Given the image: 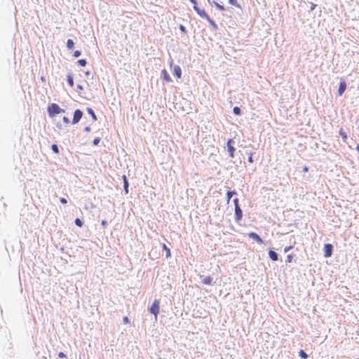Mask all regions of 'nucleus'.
<instances>
[{"label": "nucleus", "instance_id": "nucleus-1", "mask_svg": "<svg viewBox=\"0 0 359 359\" xmlns=\"http://www.w3.org/2000/svg\"><path fill=\"white\" fill-rule=\"evenodd\" d=\"M47 112L50 118L55 117L56 115L61 113H65V109L60 108V107L56 103H51L48 105Z\"/></svg>", "mask_w": 359, "mask_h": 359}, {"label": "nucleus", "instance_id": "nucleus-2", "mask_svg": "<svg viewBox=\"0 0 359 359\" xmlns=\"http://www.w3.org/2000/svg\"><path fill=\"white\" fill-rule=\"evenodd\" d=\"M148 311L150 312V313L153 314L156 318H157L160 311L159 300L155 299L151 305L148 308Z\"/></svg>", "mask_w": 359, "mask_h": 359}, {"label": "nucleus", "instance_id": "nucleus-3", "mask_svg": "<svg viewBox=\"0 0 359 359\" xmlns=\"http://www.w3.org/2000/svg\"><path fill=\"white\" fill-rule=\"evenodd\" d=\"M234 143L235 141L233 139H229L226 142L227 151L229 153V156L231 158H234L235 152L236 150L233 146Z\"/></svg>", "mask_w": 359, "mask_h": 359}, {"label": "nucleus", "instance_id": "nucleus-4", "mask_svg": "<svg viewBox=\"0 0 359 359\" xmlns=\"http://www.w3.org/2000/svg\"><path fill=\"white\" fill-rule=\"evenodd\" d=\"M334 246L331 243H325L323 247L324 257H330L333 254Z\"/></svg>", "mask_w": 359, "mask_h": 359}, {"label": "nucleus", "instance_id": "nucleus-5", "mask_svg": "<svg viewBox=\"0 0 359 359\" xmlns=\"http://www.w3.org/2000/svg\"><path fill=\"white\" fill-rule=\"evenodd\" d=\"M83 113L81 109H76L74 111L73 118H72V124L78 123L81 121V118L83 117Z\"/></svg>", "mask_w": 359, "mask_h": 359}, {"label": "nucleus", "instance_id": "nucleus-6", "mask_svg": "<svg viewBox=\"0 0 359 359\" xmlns=\"http://www.w3.org/2000/svg\"><path fill=\"white\" fill-rule=\"evenodd\" d=\"M248 237L253 241H256L259 244L264 243L263 239L256 232L251 231L248 234Z\"/></svg>", "mask_w": 359, "mask_h": 359}, {"label": "nucleus", "instance_id": "nucleus-7", "mask_svg": "<svg viewBox=\"0 0 359 359\" xmlns=\"http://www.w3.org/2000/svg\"><path fill=\"white\" fill-rule=\"evenodd\" d=\"M346 87H347V83H346V81L341 79L339 85L338 91H337L338 95L339 96H341L344 93V92L346 89Z\"/></svg>", "mask_w": 359, "mask_h": 359}, {"label": "nucleus", "instance_id": "nucleus-8", "mask_svg": "<svg viewBox=\"0 0 359 359\" xmlns=\"http://www.w3.org/2000/svg\"><path fill=\"white\" fill-rule=\"evenodd\" d=\"M199 278L201 280V283L204 285H213L215 283V282L213 281V278L210 276L200 275Z\"/></svg>", "mask_w": 359, "mask_h": 359}, {"label": "nucleus", "instance_id": "nucleus-9", "mask_svg": "<svg viewBox=\"0 0 359 359\" xmlns=\"http://www.w3.org/2000/svg\"><path fill=\"white\" fill-rule=\"evenodd\" d=\"M234 212L235 221L239 223L243 218V210L241 207H238L237 208H234Z\"/></svg>", "mask_w": 359, "mask_h": 359}, {"label": "nucleus", "instance_id": "nucleus-10", "mask_svg": "<svg viewBox=\"0 0 359 359\" xmlns=\"http://www.w3.org/2000/svg\"><path fill=\"white\" fill-rule=\"evenodd\" d=\"M161 78L165 82L170 83L172 82V80L165 69H163L161 72Z\"/></svg>", "mask_w": 359, "mask_h": 359}, {"label": "nucleus", "instance_id": "nucleus-11", "mask_svg": "<svg viewBox=\"0 0 359 359\" xmlns=\"http://www.w3.org/2000/svg\"><path fill=\"white\" fill-rule=\"evenodd\" d=\"M172 74L177 78L180 79L182 77V69L179 65H174L172 68Z\"/></svg>", "mask_w": 359, "mask_h": 359}, {"label": "nucleus", "instance_id": "nucleus-12", "mask_svg": "<svg viewBox=\"0 0 359 359\" xmlns=\"http://www.w3.org/2000/svg\"><path fill=\"white\" fill-rule=\"evenodd\" d=\"M268 254H269V258L272 261L276 262L279 259V255L273 249H269Z\"/></svg>", "mask_w": 359, "mask_h": 359}, {"label": "nucleus", "instance_id": "nucleus-13", "mask_svg": "<svg viewBox=\"0 0 359 359\" xmlns=\"http://www.w3.org/2000/svg\"><path fill=\"white\" fill-rule=\"evenodd\" d=\"M122 179L123 181V189L126 194H128L129 192V182L126 175L122 176Z\"/></svg>", "mask_w": 359, "mask_h": 359}, {"label": "nucleus", "instance_id": "nucleus-14", "mask_svg": "<svg viewBox=\"0 0 359 359\" xmlns=\"http://www.w3.org/2000/svg\"><path fill=\"white\" fill-rule=\"evenodd\" d=\"M237 192L236 190H229L226 192V201L227 203H229L231 198L233 197V196L236 195Z\"/></svg>", "mask_w": 359, "mask_h": 359}, {"label": "nucleus", "instance_id": "nucleus-15", "mask_svg": "<svg viewBox=\"0 0 359 359\" xmlns=\"http://www.w3.org/2000/svg\"><path fill=\"white\" fill-rule=\"evenodd\" d=\"M67 81L70 87L74 86V76H73L72 73L70 72L67 75Z\"/></svg>", "mask_w": 359, "mask_h": 359}, {"label": "nucleus", "instance_id": "nucleus-16", "mask_svg": "<svg viewBox=\"0 0 359 359\" xmlns=\"http://www.w3.org/2000/svg\"><path fill=\"white\" fill-rule=\"evenodd\" d=\"M86 111H87L88 114L92 117V119L94 121H96L97 120V116H96L94 110L92 108L87 107Z\"/></svg>", "mask_w": 359, "mask_h": 359}, {"label": "nucleus", "instance_id": "nucleus-17", "mask_svg": "<svg viewBox=\"0 0 359 359\" xmlns=\"http://www.w3.org/2000/svg\"><path fill=\"white\" fill-rule=\"evenodd\" d=\"M74 41L72 39H67L66 46L68 50H73L74 48Z\"/></svg>", "mask_w": 359, "mask_h": 359}, {"label": "nucleus", "instance_id": "nucleus-18", "mask_svg": "<svg viewBox=\"0 0 359 359\" xmlns=\"http://www.w3.org/2000/svg\"><path fill=\"white\" fill-rule=\"evenodd\" d=\"M339 135L341 137L342 140L346 142L348 139L347 133L344 130L343 128H340L339 131Z\"/></svg>", "mask_w": 359, "mask_h": 359}, {"label": "nucleus", "instance_id": "nucleus-19", "mask_svg": "<svg viewBox=\"0 0 359 359\" xmlns=\"http://www.w3.org/2000/svg\"><path fill=\"white\" fill-rule=\"evenodd\" d=\"M197 14L202 18H205V19H207L209 15H208V13L205 12V11L204 9H201L199 10V11L197 13Z\"/></svg>", "mask_w": 359, "mask_h": 359}, {"label": "nucleus", "instance_id": "nucleus-20", "mask_svg": "<svg viewBox=\"0 0 359 359\" xmlns=\"http://www.w3.org/2000/svg\"><path fill=\"white\" fill-rule=\"evenodd\" d=\"M206 20L210 24V25L212 27L214 30H217L218 29V25L216 24V22L212 18H210V16Z\"/></svg>", "mask_w": 359, "mask_h": 359}, {"label": "nucleus", "instance_id": "nucleus-21", "mask_svg": "<svg viewBox=\"0 0 359 359\" xmlns=\"http://www.w3.org/2000/svg\"><path fill=\"white\" fill-rule=\"evenodd\" d=\"M163 250L165 251V257H166V258H168V257H171L170 249L165 244H163Z\"/></svg>", "mask_w": 359, "mask_h": 359}, {"label": "nucleus", "instance_id": "nucleus-22", "mask_svg": "<svg viewBox=\"0 0 359 359\" xmlns=\"http://www.w3.org/2000/svg\"><path fill=\"white\" fill-rule=\"evenodd\" d=\"M233 113L234 115L241 116L242 114V111L239 107L235 106L233 108Z\"/></svg>", "mask_w": 359, "mask_h": 359}, {"label": "nucleus", "instance_id": "nucleus-23", "mask_svg": "<svg viewBox=\"0 0 359 359\" xmlns=\"http://www.w3.org/2000/svg\"><path fill=\"white\" fill-rule=\"evenodd\" d=\"M212 3L215 4V7L220 11H224L225 8L223 5L219 4L215 1H213Z\"/></svg>", "mask_w": 359, "mask_h": 359}, {"label": "nucleus", "instance_id": "nucleus-24", "mask_svg": "<svg viewBox=\"0 0 359 359\" xmlns=\"http://www.w3.org/2000/svg\"><path fill=\"white\" fill-rule=\"evenodd\" d=\"M75 224L79 227H82L84 224L83 221L80 218H76L74 220Z\"/></svg>", "mask_w": 359, "mask_h": 359}, {"label": "nucleus", "instance_id": "nucleus-25", "mask_svg": "<svg viewBox=\"0 0 359 359\" xmlns=\"http://www.w3.org/2000/svg\"><path fill=\"white\" fill-rule=\"evenodd\" d=\"M76 64L80 67H86L87 65V60L86 59H79Z\"/></svg>", "mask_w": 359, "mask_h": 359}, {"label": "nucleus", "instance_id": "nucleus-26", "mask_svg": "<svg viewBox=\"0 0 359 359\" xmlns=\"http://www.w3.org/2000/svg\"><path fill=\"white\" fill-rule=\"evenodd\" d=\"M299 356L303 359H306L309 358V355L303 349H301L299 351Z\"/></svg>", "mask_w": 359, "mask_h": 359}, {"label": "nucleus", "instance_id": "nucleus-27", "mask_svg": "<svg viewBox=\"0 0 359 359\" xmlns=\"http://www.w3.org/2000/svg\"><path fill=\"white\" fill-rule=\"evenodd\" d=\"M51 149H52V151H53V152L54 154H59V152H60L59 147H58V145H57V144H53L51 145Z\"/></svg>", "mask_w": 359, "mask_h": 359}, {"label": "nucleus", "instance_id": "nucleus-28", "mask_svg": "<svg viewBox=\"0 0 359 359\" xmlns=\"http://www.w3.org/2000/svg\"><path fill=\"white\" fill-rule=\"evenodd\" d=\"M229 4L237 8H241V5L238 3L237 0H229Z\"/></svg>", "mask_w": 359, "mask_h": 359}, {"label": "nucleus", "instance_id": "nucleus-29", "mask_svg": "<svg viewBox=\"0 0 359 359\" xmlns=\"http://www.w3.org/2000/svg\"><path fill=\"white\" fill-rule=\"evenodd\" d=\"M294 255L293 254H289L287 255V257H286V259H285V262L287 264V263H290L292 262V259L294 258Z\"/></svg>", "mask_w": 359, "mask_h": 359}, {"label": "nucleus", "instance_id": "nucleus-30", "mask_svg": "<svg viewBox=\"0 0 359 359\" xmlns=\"http://www.w3.org/2000/svg\"><path fill=\"white\" fill-rule=\"evenodd\" d=\"M100 141H101V137H97L94 138V140L93 141V144L94 146H98Z\"/></svg>", "mask_w": 359, "mask_h": 359}, {"label": "nucleus", "instance_id": "nucleus-31", "mask_svg": "<svg viewBox=\"0 0 359 359\" xmlns=\"http://www.w3.org/2000/svg\"><path fill=\"white\" fill-rule=\"evenodd\" d=\"M234 204V208H237L238 207H241L239 205V199L238 198H235L233 200Z\"/></svg>", "mask_w": 359, "mask_h": 359}, {"label": "nucleus", "instance_id": "nucleus-32", "mask_svg": "<svg viewBox=\"0 0 359 359\" xmlns=\"http://www.w3.org/2000/svg\"><path fill=\"white\" fill-rule=\"evenodd\" d=\"M179 29L183 34H187V30L183 25H180Z\"/></svg>", "mask_w": 359, "mask_h": 359}, {"label": "nucleus", "instance_id": "nucleus-33", "mask_svg": "<svg viewBox=\"0 0 359 359\" xmlns=\"http://www.w3.org/2000/svg\"><path fill=\"white\" fill-rule=\"evenodd\" d=\"M81 55V50H75V51L74 52V53H73V56H74V57H80Z\"/></svg>", "mask_w": 359, "mask_h": 359}, {"label": "nucleus", "instance_id": "nucleus-34", "mask_svg": "<svg viewBox=\"0 0 359 359\" xmlns=\"http://www.w3.org/2000/svg\"><path fill=\"white\" fill-rule=\"evenodd\" d=\"M248 154H249V156H248V162L249 163H253L254 162V160H253V158H252V155H253V153L252 152H247Z\"/></svg>", "mask_w": 359, "mask_h": 359}, {"label": "nucleus", "instance_id": "nucleus-35", "mask_svg": "<svg viewBox=\"0 0 359 359\" xmlns=\"http://www.w3.org/2000/svg\"><path fill=\"white\" fill-rule=\"evenodd\" d=\"M294 248V245H289L284 248V252L287 253Z\"/></svg>", "mask_w": 359, "mask_h": 359}, {"label": "nucleus", "instance_id": "nucleus-36", "mask_svg": "<svg viewBox=\"0 0 359 359\" xmlns=\"http://www.w3.org/2000/svg\"><path fill=\"white\" fill-rule=\"evenodd\" d=\"M194 11L198 13L199 11V10H201V8L198 6V2L197 1H196V4H194V6H193Z\"/></svg>", "mask_w": 359, "mask_h": 359}, {"label": "nucleus", "instance_id": "nucleus-37", "mask_svg": "<svg viewBox=\"0 0 359 359\" xmlns=\"http://www.w3.org/2000/svg\"><path fill=\"white\" fill-rule=\"evenodd\" d=\"M62 121H63V122H64L65 123H66V124H69V123H70V120H69V118H68V117H67V116H64V117L62 118Z\"/></svg>", "mask_w": 359, "mask_h": 359}, {"label": "nucleus", "instance_id": "nucleus-38", "mask_svg": "<svg viewBox=\"0 0 359 359\" xmlns=\"http://www.w3.org/2000/svg\"><path fill=\"white\" fill-rule=\"evenodd\" d=\"M123 321L124 324H128L130 323V320L128 316H124L123 318Z\"/></svg>", "mask_w": 359, "mask_h": 359}, {"label": "nucleus", "instance_id": "nucleus-39", "mask_svg": "<svg viewBox=\"0 0 359 359\" xmlns=\"http://www.w3.org/2000/svg\"><path fill=\"white\" fill-rule=\"evenodd\" d=\"M60 203H62V204H67V198H63V197H61V198H60Z\"/></svg>", "mask_w": 359, "mask_h": 359}, {"label": "nucleus", "instance_id": "nucleus-40", "mask_svg": "<svg viewBox=\"0 0 359 359\" xmlns=\"http://www.w3.org/2000/svg\"><path fill=\"white\" fill-rule=\"evenodd\" d=\"M101 224L104 228H106L107 226L108 225V222L106 219H103L101 222Z\"/></svg>", "mask_w": 359, "mask_h": 359}, {"label": "nucleus", "instance_id": "nucleus-41", "mask_svg": "<svg viewBox=\"0 0 359 359\" xmlns=\"http://www.w3.org/2000/svg\"><path fill=\"white\" fill-rule=\"evenodd\" d=\"M302 170L304 172H307L309 170V168L307 165H304L302 168Z\"/></svg>", "mask_w": 359, "mask_h": 359}, {"label": "nucleus", "instance_id": "nucleus-42", "mask_svg": "<svg viewBox=\"0 0 359 359\" xmlns=\"http://www.w3.org/2000/svg\"><path fill=\"white\" fill-rule=\"evenodd\" d=\"M58 357L60 358H67V355L65 353L60 351L59 353H58Z\"/></svg>", "mask_w": 359, "mask_h": 359}, {"label": "nucleus", "instance_id": "nucleus-43", "mask_svg": "<svg viewBox=\"0 0 359 359\" xmlns=\"http://www.w3.org/2000/svg\"><path fill=\"white\" fill-rule=\"evenodd\" d=\"M316 6H317V5L316 4L311 3V8H310L309 11H313L316 8Z\"/></svg>", "mask_w": 359, "mask_h": 359}, {"label": "nucleus", "instance_id": "nucleus-44", "mask_svg": "<svg viewBox=\"0 0 359 359\" xmlns=\"http://www.w3.org/2000/svg\"><path fill=\"white\" fill-rule=\"evenodd\" d=\"M90 130H91V128H90V126H86L84 128V131L85 132L89 133V132H90Z\"/></svg>", "mask_w": 359, "mask_h": 359}, {"label": "nucleus", "instance_id": "nucleus-45", "mask_svg": "<svg viewBox=\"0 0 359 359\" xmlns=\"http://www.w3.org/2000/svg\"><path fill=\"white\" fill-rule=\"evenodd\" d=\"M76 89H77L78 90H83V86H82V85H81V84H78V85L76 86Z\"/></svg>", "mask_w": 359, "mask_h": 359}, {"label": "nucleus", "instance_id": "nucleus-46", "mask_svg": "<svg viewBox=\"0 0 359 359\" xmlns=\"http://www.w3.org/2000/svg\"><path fill=\"white\" fill-rule=\"evenodd\" d=\"M90 72L89 71H86L85 72L86 76H88L90 75Z\"/></svg>", "mask_w": 359, "mask_h": 359}, {"label": "nucleus", "instance_id": "nucleus-47", "mask_svg": "<svg viewBox=\"0 0 359 359\" xmlns=\"http://www.w3.org/2000/svg\"><path fill=\"white\" fill-rule=\"evenodd\" d=\"M193 4H196L197 0H189Z\"/></svg>", "mask_w": 359, "mask_h": 359}, {"label": "nucleus", "instance_id": "nucleus-48", "mask_svg": "<svg viewBox=\"0 0 359 359\" xmlns=\"http://www.w3.org/2000/svg\"><path fill=\"white\" fill-rule=\"evenodd\" d=\"M356 150L358 151V152L359 154V144H357V146H356Z\"/></svg>", "mask_w": 359, "mask_h": 359}, {"label": "nucleus", "instance_id": "nucleus-49", "mask_svg": "<svg viewBox=\"0 0 359 359\" xmlns=\"http://www.w3.org/2000/svg\"><path fill=\"white\" fill-rule=\"evenodd\" d=\"M61 126H62V125L60 123H57V128H61Z\"/></svg>", "mask_w": 359, "mask_h": 359}, {"label": "nucleus", "instance_id": "nucleus-50", "mask_svg": "<svg viewBox=\"0 0 359 359\" xmlns=\"http://www.w3.org/2000/svg\"><path fill=\"white\" fill-rule=\"evenodd\" d=\"M41 80L45 81V78L43 76H41Z\"/></svg>", "mask_w": 359, "mask_h": 359}, {"label": "nucleus", "instance_id": "nucleus-51", "mask_svg": "<svg viewBox=\"0 0 359 359\" xmlns=\"http://www.w3.org/2000/svg\"><path fill=\"white\" fill-rule=\"evenodd\" d=\"M208 3H209V4H212V2L210 1V0H208Z\"/></svg>", "mask_w": 359, "mask_h": 359}, {"label": "nucleus", "instance_id": "nucleus-52", "mask_svg": "<svg viewBox=\"0 0 359 359\" xmlns=\"http://www.w3.org/2000/svg\"><path fill=\"white\" fill-rule=\"evenodd\" d=\"M358 359H359V358H358Z\"/></svg>", "mask_w": 359, "mask_h": 359}]
</instances>
